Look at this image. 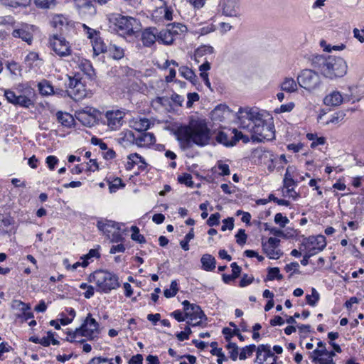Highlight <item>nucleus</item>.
Here are the masks:
<instances>
[{"label":"nucleus","instance_id":"1","mask_svg":"<svg viewBox=\"0 0 364 364\" xmlns=\"http://www.w3.org/2000/svg\"><path fill=\"white\" fill-rule=\"evenodd\" d=\"M240 127L251 134L253 142H263L274 138L273 119L269 114L257 108H240L238 111Z\"/></svg>","mask_w":364,"mask_h":364},{"label":"nucleus","instance_id":"2","mask_svg":"<svg viewBox=\"0 0 364 364\" xmlns=\"http://www.w3.org/2000/svg\"><path fill=\"white\" fill-rule=\"evenodd\" d=\"M175 134L183 149H190L193 144L204 146L210 139V130L202 119L191 120L188 124L178 127Z\"/></svg>","mask_w":364,"mask_h":364},{"label":"nucleus","instance_id":"3","mask_svg":"<svg viewBox=\"0 0 364 364\" xmlns=\"http://www.w3.org/2000/svg\"><path fill=\"white\" fill-rule=\"evenodd\" d=\"M311 65L315 69L319 70L323 76L331 80L344 76L348 70L346 60L334 55L313 56Z\"/></svg>","mask_w":364,"mask_h":364},{"label":"nucleus","instance_id":"4","mask_svg":"<svg viewBox=\"0 0 364 364\" xmlns=\"http://www.w3.org/2000/svg\"><path fill=\"white\" fill-rule=\"evenodd\" d=\"M113 29L128 42H134L139 36V22L134 18L120 14L113 18Z\"/></svg>","mask_w":364,"mask_h":364},{"label":"nucleus","instance_id":"5","mask_svg":"<svg viewBox=\"0 0 364 364\" xmlns=\"http://www.w3.org/2000/svg\"><path fill=\"white\" fill-rule=\"evenodd\" d=\"M89 281L97 286V291L108 294L119 287V277L107 270H97L89 276Z\"/></svg>","mask_w":364,"mask_h":364},{"label":"nucleus","instance_id":"6","mask_svg":"<svg viewBox=\"0 0 364 364\" xmlns=\"http://www.w3.org/2000/svg\"><path fill=\"white\" fill-rule=\"evenodd\" d=\"M99 334V323L89 313L79 328H77L73 332L68 333L70 338H67L66 341L71 343L75 342V338L79 336L86 337L90 341H93L98 338Z\"/></svg>","mask_w":364,"mask_h":364},{"label":"nucleus","instance_id":"7","mask_svg":"<svg viewBox=\"0 0 364 364\" xmlns=\"http://www.w3.org/2000/svg\"><path fill=\"white\" fill-rule=\"evenodd\" d=\"M298 85L311 92L318 90L321 85V80L318 73L311 69H304L296 77Z\"/></svg>","mask_w":364,"mask_h":364},{"label":"nucleus","instance_id":"8","mask_svg":"<svg viewBox=\"0 0 364 364\" xmlns=\"http://www.w3.org/2000/svg\"><path fill=\"white\" fill-rule=\"evenodd\" d=\"M97 227L112 242H119L123 240L118 223L106 218H100L97 222Z\"/></svg>","mask_w":364,"mask_h":364},{"label":"nucleus","instance_id":"9","mask_svg":"<svg viewBox=\"0 0 364 364\" xmlns=\"http://www.w3.org/2000/svg\"><path fill=\"white\" fill-rule=\"evenodd\" d=\"M182 304L183 305L186 318L189 319L187 321V324L193 327L201 326L202 320L203 318L206 319L201 308L197 304H191L188 300L183 301Z\"/></svg>","mask_w":364,"mask_h":364},{"label":"nucleus","instance_id":"10","mask_svg":"<svg viewBox=\"0 0 364 364\" xmlns=\"http://www.w3.org/2000/svg\"><path fill=\"white\" fill-rule=\"evenodd\" d=\"M125 112L119 109H111L106 111L101 116V122L107 126L112 131H117L124 124Z\"/></svg>","mask_w":364,"mask_h":364},{"label":"nucleus","instance_id":"11","mask_svg":"<svg viewBox=\"0 0 364 364\" xmlns=\"http://www.w3.org/2000/svg\"><path fill=\"white\" fill-rule=\"evenodd\" d=\"M124 141L134 143L138 146H149L156 141L154 134L150 132H140L135 134L132 131H127L124 133V136L122 138Z\"/></svg>","mask_w":364,"mask_h":364},{"label":"nucleus","instance_id":"12","mask_svg":"<svg viewBox=\"0 0 364 364\" xmlns=\"http://www.w3.org/2000/svg\"><path fill=\"white\" fill-rule=\"evenodd\" d=\"M50 47L56 55L60 57H66L71 55L70 43L61 35L54 34L49 39Z\"/></svg>","mask_w":364,"mask_h":364},{"label":"nucleus","instance_id":"13","mask_svg":"<svg viewBox=\"0 0 364 364\" xmlns=\"http://www.w3.org/2000/svg\"><path fill=\"white\" fill-rule=\"evenodd\" d=\"M67 92L68 96L75 101L81 100L86 96L85 85L76 75L73 77H69Z\"/></svg>","mask_w":364,"mask_h":364},{"label":"nucleus","instance_id":"14","mask_svg":"<svg viewBox=\"0 0 364 364\" xmlns=\"http://www.w3.org/2000/svg\"><path fill=\"white\" fill-rule=\"evenodd\" d=\"M219 11L229 17H237L240 14V0H220Z\"/></svg>","mask_w":364,"mask_h":364},{"label":"nucleus","instance_id":"15","mask_svg":"<svg viewBox=\"0 0 364 364\" xmlns=\"http://www.w3.org/2000/svg\"><path fill=\"white\" fill-rule=\"evenodd\" d=\"M280 240L276 237H269L267 242H262L263 252L272 259H279L283 252L277 250Z\"/></svg>","mask_w":364,"mask_h":364},{"label":"nucleus","instance_id":"16","mask_svg":"<svg viewBox=\"0 0 364 364\" xmlns=\"http://www.w3.org/2000/svg\"><path fill=\"white\" fill-rule=\"evenodd\" d=\"M326 246V237L321 235L309 237L304 245L305 251L312 253L313 256L321 252Z\"/></svg>","mask_w":364,"mask_h":364},{"label":"nucleus","instance_id":"17","mask_svg":"<svg viewBox=\"0 0 364 364\" xmlns=\"http://www.w3.org/2000/svg\"><path fill=\"white\" fill-rule=\"evenodd\" d=\"M97 111L95 109L89 108V110H79L75 112L76 119L84 126L91 127L96 122V114Z\"/></svg>","mask_w":364,"mask_h":364},{"label":"nucleus","instance_id":"18","mask_svg":"<svg viewBox=\"0 0 364 364\" xmlns=\"http://www.w3.org/2000/svg\"><path fill=\"white\" fill-rule=\"evenodd\" d=\"M235 129H229L219 131L215 136V140L219 144L230 147L235 145Z\"/></svg>","mask_w":364,"mask_h":364},{"label":"nucleus","instance_id":"19","mask_svg":"<svg viewBox=\"0 0 364 364\" xmlns=\"http://www.w3.org/2000/svg\"><path fill=\"white\" fill-rule=\"evenodd\" d=\"M128 161L125 167L127 171H131L135 165L138 166L139 171H144L147 169L148 164L145 159L137 153L130 154L127 156Z\"/></svg>","mask_w":364,"mask_h":364},{"label":"nucleus","instance_id":"20","mask_svg":"<svg viewBox=\"0 0 364 364\" xmlns=\"http://www.w3.org/2000/svg\"><path fill=\"white\" fill-rule=\"evenodd\" d=\"M158 28L149 27L141 33V41L145 47H151L157 41Z\"/></svg>","mask_w":364,"mask_h":364},{"label":"nucleus","instance_id":"21","mask_svg":"<svg viewBox=\"0 0 364 364\" xmlns=\"http://www.w3.org/2000/svg\"><path fill=\"white\" fill-rule=\"evenodd\" d=\"M343 101V98L338 91H333L323 99V103L327 106H338Z\"/></svg>","mask_w":364,"mask_h":364},{"label":"nucleus","instance_id":"22","mask_svg":"<svg viewBox=\"0 0 364 364\" xmlns=\"http://www.w3.org/2000/svg\"><path fill=\"white\" fill-rule=\"evenodd\" d=\"M14 38H21L23 41L31 44L33 41V35L27 26H23L19 28L14 29L12 32Z\"/></svg>","mask_w":364,"mask_h":364},{"label":"nucleus","instance_id":"23","mask_svg":"<svg viewBox=\"0 0 364 364\" xmlns=\"http://www.w3.org/2000/svg\"><path fill=\"white\" fill-rule=\"evenodd\" d=\"M56 117L58 122L60 123L63 127L70 128L74 125L75 119L68 112L58 111L56 113Z\"/></svg>","mask_w":364,"mask_h":364},{"label":"nucleus","instance_id":"24","mask_svg":"<svg viewBox=\"0 0 364 364\" xmlns=\"http://www.w3.org/2000/svg\"><path fill=\"white\" fill-rule=\"evenodd\" d=\"M78 67L88 78L92 79L95 75V70L90 60L85 59L80 60L78 63Z\"/></svg>","mask_w":364,"mask_h":364},{"label":"nucleus","instance_id":"25","mask_svg":"<svg viewBox=\"0 0 364 364\" xmlns=\"http://www.w3.org/2000/svg\"><path fill=\"white\" fill-rule=\"evenodd\" d=\"M202 267L204 270L210 272L215 269L216 260L214 257L209 254H205L200 259Z\"/></svg>","mask_w":364,"mask_h":364},{"label":"nucleus","instance_id":"26","mask_svg":"<svg viewBox=\"0 0 364 364\" xmlns=\"http://www.w3.org/2000/svg\"><path fill=\"white\" fill-rule=\"evenodd\" d=\"M132 127L138 132H144L150 127V121L146 118H136L132 121Z\"/></svg>","mask_w":364,"mask_h":364},{"label":"nucleus","instance_id":"27","mask_svg":"<svg viewBox=\"0 0 364 364\" xmlns=\"http://www.w3.org/2000/svg\"><path fill=\"white\" fill-rule=\"evenodd\" d=\"M173 41L174 38L173 37L167 27L161 31L158 30L157 41L166 45H170L173 42Z\"/></svg>","mask_w":364,"mask_h":364},{"label":"nucleus","instance_id":"28","mask_svg":"<svg viewBox=\"0 0 364 364\" xmlns=\"http://www.w3.org/2000/svg\"><path fill=\"white\" fill-rule=\"evenodd\" d=\"M100 249V246L97 245L96 248L90 250L87 254H86L80 257V259L82 260V267H86L89 264L90 259H92V258H100V253L99 252Z\"/></svg>","mask_w":364,"mask_h":364},{"label":"nucleus","instance_id":"29","mask_svg":"<svg viewBox=\"0 0 364 364\" xmlns=\"http://www.w3.org/2000/svg\"><path fill=\"white\" fill-rule=\"evenodd\" d=\"M297 81L296 82L292 77H286L281 83V89L287 92H294L297 90Z\"/></svg>","mask_w":364,"mask_h":364},{"label":"nucleus","instance_id":"30","mask_svg":"<svg viewBox=\"0 0 364 364\" xmlns=\"http://www.w3.org/2000/svg\"><path fill=\"white\" fill-rule=\"evenodd\" d=\"M222 333L224 335L225 339L228 342H230L231 338L234 336H237L240 341H245V336L240 333L239 328L231 329L225 327L223 328Z\"/></svg>","mask_w":364,"mask_h":364},{"label":"nucleus","instance_id":"31","mask_svg":"<svg viewBox=\"0 0 364 364\" xmlns=\"http://www.w3.org/2000/svg\"><path fill=\"white\" fill-rule=\"evenodd\" d=\"M1 4L12 8H26L30 5L31 0H0Z\"/></svg>","mask_w":364,"mask_h":364},{"label":"nucleus","instance_id":"32","mask_svg":"<svg viewBox=\"0 0 364 364\" xmlns=\"http://www.w3.org/2000/svg\"><path fill=\"white\" fill-rule=\"evenodd\" d=\"M107 52L110 56L115 60L122 59L124 56V50L122 47L114 43H110L108 46Z\"/></svg>","mask_w":364,"mask_h":364},{"label":"nucleus","instance_id":"33","mask_svg":"<svg viewBox=\"0 0 364 364\" xmlns=\"http://www.w3.org/2000/svg\"><path fill=\"white\" fill-rule=\"evenodd\" d=\"M179 73L183 77L189 80L192 84H196L197 76L192 69L189 68L187 66H181L179 68Z\"/></svg>","mask_w":364,"mask_h":364},{"label":"nucleus","instance_id":"34","mask_svg":"<svg viewBox=\"0 0 364 364\" xmlns=\"http://www.w3.org/2000/svg\"><path fill=\"white\" fill-rule=\"evenodd\" d=\"M174 38L176 36L183 34L187 31V27L181 23H172L166 26Z\"/></svg>","mask_w":364,"mask_h":364},{"label":"nucleus","instance_id":"35","mask_svg":"<svg viewBox=\"0 0 364 364\" xmlns=\"http://www.w3.org/2000/svg\"><path fill=\"white\" fill-rule=\"evenodd\" d=\"M92 48L96 55L107 52L108 50V46L105 45L100 37H96L95 40L92 41Z\"/></svg>","mask_w":364,"mask_h":364},{"label":"nucleus","instance_id":"36","mask_svg":"<svg viewBox=\"0 0 364 364\" xmlns=\"http://www.w3.org/2000/svg\"><path fill=\"white\" fill-rule=\"evenodd\" d=\"M96 8L92 1L79 10L78 13L84 18H89L93 16L96 14Z\"/></svg>","mask_w":364,"mask_h":364},{"label":"nucleus","instance_id":"37","mask_svg":"<svg viewBox=\"0 0 364 364\" xmlns=\"http://www.w3.org/2000/svg\"><path fill=\"white\" fill-rule=\"evenodd\" d=\"M40 93L42 95H50L54 92L53 87L47 80H43L38 85Z\"/></svg>","mask_w":364,"mask_h":364},{"label":"nucleus","instance_id":"38","mask_svg":"<svg viewBox=\"0 0 364 364\" xmlns=\"http://www.w3.org/2000/svg\"><path fill=\"white\" fill-rule=\"evenodd\" d=\"M36 6L41 9H51L56 5V0H33Z\"/></svg>","mask_w":364,"mask_h":364},{"label":"nucleus","instance_id":"39","mask_svg":"<svg viewBox=\"0 0 364 364\" xmlns=\"http://www.w3.org/2000/svg\"><path fill=\"white\" fill-rule=\"evenodd\" d=\"M257 347L255 344H251L242 348L240 350L239 358L240 360H245L247 358L250 357L256 350Z\"/></svg>","mask_w":364,"mask_h":364},{"label":"nucleus","instance_id":"40","mask_svg":"<svg viewBox=\"0 0 364 364\" xmlns=\"http://www.w3.org/2000/svg\"><path fill=\"white\" fill-rule=\"evenodd\" d=\"M33 102L28 97L25 95H18L14 105H18L24 108H29L33 106Z\"/></svg>","mask_w":364,"mask_h":364},{"label":"nucleus","instance_id":"41","mask_svg":"<svg viewBox=\"0 0 364 364\" xmlns=\"http://www.w3.org/2000/svg\"><path fill=\"white\" fill-rule=\"evenodd\" d=\"M124 186L125 184L119 177H116L112 181H109V190L110 193H115L119 188Z\"/></svg>","mask_w":364,"mask_h":364},{"label":"nucleus","instance_id":"42","mask_svg":"<svg viewBox=\"0 0 364 364\" xmlns=\"http://www.w3.org/2000/svg\"><path fill=\"white\" fill-rule=\"evenodd\" d=\"M214 52L213 47L210 46H201L198 47L196 51H195V56L197 57H202L207 54H212Z\"/></svg>","mask_w":364,"mask_h":364},{"label":"nucleus","instance_id":"43","mask_svg":"<svg viewBox=\"0 0 364 364\" xmlns=\"http://www.w3.org/2000/svg\"><path fill=\"white\" fill-rule=\"evenodd\" d=\"M320 299L319 294L317 291L313 288L311 290V294H307L306 296V303L312 306H315Z\"/></svg>","mask_w":364,"mask_h":364},{"label":"nucleus","instance_id":"44","mask_svg":"<svg viewBox=\"0 0 364 364\" xmlns=\"http://www.w3.org/2000/svg\"><path fill=\"white\" fill-rule=\"evenodd\" d=\"M131 230L132 231L131 235L132 240L141 244L146 242L145 237L144 235L139 233V229L138 227L132 226Z\"/></svg>","mask_w":364,"mask_h":364},{"label":"nucleus","instance_id":"45","mask_svg":"<svg viewBox=\"0 0 364 364\" xmlns=\"http://www.w3.org/2000/svg\"><path fill=\"white\" fill-rule=\"evenodd\" d=\"M227 349L229 350L230 358L235 361L238 358V346L235 343L228 342L226 346Z\"/></svg>","mask_w":364,"mask_h":364},{"label":"nucleus","instance_id":"46","mask_svg":"<svg viewBox=\"0 0 364 364\" xmlns=\"http://www.w3.org/2000/svg\"><path fill=\"white\" fill-rule=\"evenodd\" d=\"M14 223V220L11 216L0 215V231H6Z\"/></svg>","mask_w":364,"mask_h":364},{"label":"nucleus","instance_id":"47","mask_svg":"<svg viewBox=\"0 0 364 364\" xmlns=\"http://www.w3.org/2000/svg\"><path fill=\"white\" fill-rule=\"evenodd\" d=\"M178 292V283L176 280H173L171 282L170 289H166L164 291V296L166 298H171L176 296Z\"/></svg>","mask_w":364,"mask_h":364},{"label":"nucleus","instance_id":"48","mask_svg":"<svg viewBox=\"0 0 364 364\" xmlns=\"http://www.w3.org/2000/svg\"><path fill=\"white\" fill-rule=\"evenodd\" d=\"M194 238L193 228H191L188 233H187L183 240L180 242L181 248L185 250H189V242Z\"/></svg>","mask_w":364,"mask_h":364},{"label":"nucleus","instance_id":"49","mask_svg":"<svg viewBox=\"0 0 364 364\" xmlns=\"http://www.w3.org/2000/svg\"><path fill=\"white\" fill-rule=\"evenodd\" d=\"M283 278L282 275L280 274L279 269L278 267H270L268 269V274L267 279L269 281H272L275 279L278 280H281Z\"/></svg>","mask_w":364,"mask_h":364},{"label":"nucleus","instance_id":"50","mask_svg":"<svg viewBox=\"0 0 364 364\" xmlns=\"http://www.w3.org/2000/svg\"><path fill=\"white\" fill-rule=\"evenodd\" d=\"M328 353L326 349H315L311 355V358L312 362L316 363L318 362L319 359H321L325 356V354Z\"/></svg>","mask_w":364,"mask_h":364},{"label":"nucleus","instance_id":"51","mask_svg":"<svg viewBox=\"0 0 364 364\" xmlns=\"http://www.w3.org/2000/svg\"><path fill=\"white\" fill-rule=\"evenodd\" d=\"M346 115V114L344 111H338L331 116V119L327 122V124H338L344 119Z\"/></svg>","mask_w":364,"mask_h":364},{"label":"nucleus","instance_id":"52","mask_svg":"<svg viewBox=\"0 0 364 364\" xmlns=\"http://www.w3.org/2000/svg\"><path fill=\"white\" fill-rule=\"evenodd\" d=\"M178 181L179 183L185 184L188 187H193V186L192 176L190 173H184L183 176H178Z\"/></svg>","mask_w":364,"mask_h":364},{"label":"nucleus","instance_id":"53","mask_svg":"<svg viewBox=\"0 0 364 364\" xmlns=\"http://www.w3.org/2000/svg\"><path fill=\"white\" fill-rule=\"evenodd\" d=\"M38 54L36 52H30L25 58V63L26 65L31 68L33 63L38 60Z\"/></svg>","mask_w":364,"mask_h":364},{"label":"nucleus","instance_id":"54","mask_svg":"<svg viewBox=\"0 0 364 364\" xmlns=\"http://www.w3.org/2000/svg\"><path fill=\"white\" fill-rule=\"evenodd\" d=\"M235 237L237 243L240 245H243L246 243L247 236L245 230L240 229L235 235Z\"/></svg>","mask_w":364,"mask_h":364},{"label":"nucleus","instance_id":"55","mask_svg":"<svg viewBox=\"0 0 364 364\" xmlns=\"http://www.w3.org/2000/svg\"><path fill=\"white\" fill-rule=\"evenodd\" d=\"M220 215L219 213H215L209 217L207 220V224L210 227L218 225L220 223Z\"/></svg>","mask_w":364,"mask_h":364},{"label":"nucleus","instance_id":"56","mask_svg":"<svg viewBox=\"0 0 364 364\" xmlns=\"http://www.w3.org/2000/svg\"><path fill=\"white\" fill-rule=\"evenodd\" d=\"M82 26L88 38L94 41L96 37H99V31H97L96 30L88 27L85 24H83Z\"/></svg>","mask_w":364,"mask_h":364},{"label":"nucleus","instance_id":"57","mask_svg":"<svg viewBox=\"0 0 364 364\" xmlns=\"http://www.w3.org/2000/svg\"><path fill=\"white\" fill-rule=\"evenodd\" d=\"M274 222L279 225L280 227L284 228L289 220L286 216H283L282 213H277L274 216Z\"/></svg>","mask_w":364,"mask_h":364},{"label":"nucleus","instance_id":"58","mask_svg":"<svg viewBox=\"0 0 364 364\" xmlns=\"http://www.w3.org/2000/svg\"><path fill=\"white\" fill-rule=\"evenodd\" d=\"M223 225L221 227L222 231H225L227 230H232L234 228V219L232 218H228L226 219H224Z\"/></svg>","mask_w":364,"mask_h":364},{"label":"nucleus","instance_id":"59","mask_svg":"<svg viewBox=\"0 0 364 364\" xmlns=\"http://www.w3.org/2000/svg\"><path fill=\"white\" fill-rule=\"evenodd\" d=\"M4 96L9 103L14 105L18 95H16L12 90H6L4 91Z\"/></svg>","mask_w":364,"mask_h":364},{"label":"nucleus","instance_id":"60","mask_svg":"<svg viewBox=\"0 0 364 364\" xmlns=\"http://www.w3.org/2000/svg\"><path fill=\"white\" fill-rule=\"evenodd\" d=\"M253 281L254 277L252 276H249L247 274H244L241 280L240 281L239 285L240 287H245L252 284Z\"/></svg>","mask_w":364,"mask_h":364},{"label":"nucleus","instance_id":"61","mask_svg":"<svg viewBox=\"0 0 364 364\" xmlns=\"http://www.w3.org/2000/svg\"><path fill=\"white\" fill-rule=\"evenodd\" d=\"M46 162L50 170L53 171L55 168V165L58 163V159L55 156H48L46 159Z\"/></svg>","mask_w":364,"mask_h":364},{"label":"nucleus","instance_id":"62","mask_svg":"<svg viewBox=\"0 0 364 364\" xmlns=\"http://www.w3.org/2000/svg\"><path fill=\"white\" fill-rule=\"evenodd\" d=\"M171 316L173 317L177 321L182 322L186 319V313L181 310H176L171 313Z\"/></svg>","mask_w":364,"mask_h":364},{"label":"nucleus","instance_id":"63","mask_svg":"<svg viewBox=\"0 0 364 364\" xmlns=\"http://www.w3.org/2000/svg\"><path fill=\"white\" fill-rule=\"evenodd\" d=\"M188 101L186 103L187 107L190 108L192 107L193 102L199 100V95L196 92H191L187 95Z\"/></svg>","mask_w":364,"mask_h":364},{"label":"nucleus","instance_id":"64","mask_svg":"<svg viewBox=\"0 0 364 364\" xmlns=\"http://www.w3.org/2000/svg\"><path fill=\"white\" fill-rule=\"evenodd\" d=\"M353 36L360 43H364V28L363 29L354 28Z\"/></svg>","mask_w":364,"mask_h":364}]
</instances>
